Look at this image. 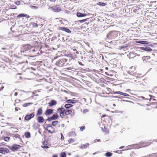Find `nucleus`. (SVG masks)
Returning <instances> with one entry per match:
<instances>
[{
  "mask_svg": "<svg viewBox=\"0 0 157 157\" xmlns=\"http://www.w3.org/2000/svg\"><path fill=\"white\" fill-rule=\"evenodd\" d=\"M123 93V92H121V91H116V92H115L114 93V94H119L122 95Z\"/></svg>",
  "mask_w": 157,
  "mask_h": 157,
  "instance_id": "obj_41",
  "label": "nucleus"
},
{
  "mask_svg": "<svg viewBox=\"0 0 157 157\" xmlns=\"http://www.w3.org/2000/svg\"><path fill=\"white\" fill-rule=\"evenodd\" d=\"M65 109L63 108H59L57 109V112L58 113L62 118L65 117Z\"/></svg>",
  "mask_w": 157,
  "mask_h": 157,
  "instance_id": "obj_4",
  "label": "nucleus"
},
{
  "mask_svg": "<svg viewBox=\"0 0 157 157\" xmlns=\"http://www.w3.org/2000/svg\"><path fill=\"white\" fill-rule=\"evenodd\" d=\"M89 144L88 143L84 144H81L80 147L82 149H86L89 146Z\"/></svg>",
  "mask_w": 157,
  "mask_h": 157,
  "instance_id": "obj_21",
  "label": "nucleus"
},
{
  "mask_svg": "<svg viewBox=\"0 0 157 157\" xmlns=\"http://www.w3.org/2000/svg\"><path fill=\"white\" fill-rule=\"evenodd\" d=\"M58 29L64 31L67 33H71V31L70 30L64 27H59L58 28Z\"/></svg>",
  "mask_w": 157,
  "mask_h": 157,
  "instance_id": "obj_9",
  "label": "nucleus"
},
{
  "mask_svg": "<svg viewBox=\"0 0 157 157\" xmlns=\"http://www.w3.org/2000/svg\"><path fill=\"white\" fill-rule=\"evenodd\" d=\"M72 113V111L71 110L67 109H65V115H69L70 114Z\"/></svg>",
  "mask_w": 157,
  "mask_h": 157,
  "instance_id": "obj_25",
  "label": "nucleus"
},
{
  "mask_svg": "<svg viewBox=\"0 0 157 157\" xmlns=\"http://www.w3.org/2000/svg\"><path fill=\"white\" fill-rule=\"evenodd\" d=\"M22 17H25L27 18L29 17V15L24 14H20L17 16V17L18 18H20Z\"/></svg>",
  "mask_w": 157,
  "mask_h": 157,
  "instance_id": "obj_22",
  "label": "nucleus"
},
{
  "mask_svg": "<svg viewBox=\"0 0 157 157\" xmlns=\"http://www.w3.org/2000/svg\"><path fill=\"white\" fill-rule=\"evenodd\" d=\"M104 129L103 128L101 127V128L102 131L105 133V134L108 133L109 132V131L108 129L106 128H105V127H104Z\"/></svg>",
  "mask_w": 157,
  "mask_h": 157,
  "instance_id": "obj_27",
  "label": "nucleus"
},
{
  "mask_svg": "<svg viewBox=\"0 0 157 157\" xmlns=\"http://www.w3.org/2000/svg\"><path fill=\"white\" fill-rule=\"evenodd\" d=\"M139 98H142L144 99L145 100H148V99H147V98L145 99L144 97L143 96H141V97H139Z\"/></svg>",
  "mask_w": 157,
  "mask_h": 157,
  "instance_id": "obj_57",
  "label": "nucleus"
},
{
  "mask_svg": "<svg viewBox=\"0 0 157 157\" xmlns=\"http://www.w3.org/2000/svg\"><path fill=\"white\" fill-rule=\"evenodd\" d=\"M146 58L147 59H148L150 58V56H145Z\"/></svg>",
  "mask_w": 157,
  "mask_h": 157,
  "instance_id": "obj_52",
  "label": "nucleus"
},
{
  "mask_svg": "<svg viewBox=\"0 0 157 157\" xmlns=\"http://www.w3.org/2000/svg\"><path fill=\"white\" fill-rule=\"evenodd\" d=\"M103 56L101 54H99V58H102Z\"/></svg>",
  "mask_w": 157,
  "mask_h": 157,
  "instance_id": "obj_51",
  "label": "nucleus"
},
{
  "mask_svg": "<svg viewBox=\"0 0 157 157\" xmlns=\"http://www.w3.org/2000/svg\"><path fill=\"white\" fill-rule=\"evenodd\" d=\"M151 55H152V56H154L155 54H151Z\"/></svg>",
  "mask_w": 157,
  "mask_h": 157,
  "instance_id": "obj_64",
  "label": "nucleus"
},
{
  "mask_svg": "<svg viewBox=\"0 0 157 157\" xmlns=\"http://www.w3.org/2000/svg\"><path fill=\"white\" fill-rule=\"evenodd\" d=\"M32 48L31 45L29 44H25L23 45L22 47V49L23 52L28 51Z\"/></svg>",
  "mask_w": 157,
  "mask_h": 157,
  "instance_id": "obj_7",
  "label": "nucleus"
},
{
  "mask_svg": "<svg viewBox=\"0 0 157 157\" xmlns=\"http://www.w3.org/2000/svg\"><path fill=\"white\" fill-rule=\"evenodd\" d=\"M105 89H107L108 90V91L109 92H110V91L111 90V89L109 88H106Z\"/></svg>",
  "mask_w": 157,
  "mask_h": 157,
  "instance_id": "obj_55",
  "label": "nucleus"
},
{
  "mask_svg": "<svg viewBox=\"0 0 157 157\" xmlns=\"http://www.w3.org/2000/svg\"><path fill=\"white\" fill-rule=\"evenodd\" d=\"M128 73L130 75H132L134 76V75L136 74V72H134L133 71H129L128 72Z\"/></svg>",
  "mask_w": 157,
  "mask_h": 157,
  "instance_id": "obj_36",
  "label": "nucleus"
},
{
  "mask_svg": "<svg viewBox=\"0 0 157 157\" xmlns=\"http://www.w3.org/2000/svg\"><path fill=\"white\" fill-rule=\"evenodd\" d=\"M58 122L57 121H53L52 122V125L53 126H55L57 124Z\"/></svg>",
  "mask_w": 157,
  "mask_h": 157,
  "instance_id": "obj_34",
  "label": "nucleus"
},
{
  "mask_svg": "<svg viewBox=\"0 0 157 157\" xmlns=\"http://www.w3.org/2000/svg\"><path fill=\"white\" fill-rule=\"evenodd\" d=\"M68 136L69 137L76 136L75 132L74 131L69 132V133H68Z\"/></svg>",
  "mask_w": 157,
  "mask_h": 157,
  "instance_id": "obj_20",
  "label": "nucleus"
},
{
  "mask_svg": "<svg viewBox=\"0 0 157 157\" xmlns=\"http://www.w3.org/2000/svg\"><path fill=\"white\" fill-rule=\"evenodd\" d=\"M75 140L72 138H70L68 140L69 144L75 142Z\"/></svg>",
  "mask_w": 157,
  "mask_h": 157,
  "instance_id": "obj_33",
  "label": "nucleus"
},
{
  "mask_svg": "<svg viewBox=\"0 0 157 157\" xmlns=\"http://www.w3.org/2000/svg\"><path fill=\"white\" fill-rule=\"evenodd\" d=\"M48 142L47 141H44L42 143L41 147L44 148H48L49 147L48 146Z\"/></svg>",
  "mask_w": 157,
  "mask_h": 157,
  "instance_id": "obj_15",
  "label": "nucleus"
},
{
  "mask_svg": "<svg viewBox=\"0 0 157 157\" xmlns=\"http://www.w3.org/2000/svg\"><path fill=\"white\" fill-rule=\"evenodd\" d=\"M147 44V45L145 47H141L140 49L147 51L148 52H150L152 51V49L150 48V46H151L153 47V46L151 44Z\"/></svg>",
  "mask_w": 157,
  "mask_h": 157,
  "instance_id": "obj_3",
  "label": "nucleus"
},
{
  "mask_svg": "<svg viewBox=\"0 0 157 157\" xmlns=\"http://www.w3.org/2000/svg\"><path fill=\"white\" fill-rule=\"evenodd\" d=\"M86 15L85 14H82L80 13H77V16L78 17H81L85 16Z\"/></svg>",
  "mask_w": 157,
  "mask_h": 157,
  "instance_id": "obj_28",
  "label": "nucleus"
},
{
  "mask_svg": "<svg viewBox=\"0 0 157 157\" xmlns=\"http://www.w3.org/2000/svg\"><path fill=\"white\" fill-rule=\"evenodd\" d=\"M106 5V3L104 2H99V6H105Z\"/></svg>",
  "mask_w": 157,
  "mask_h": 157,
  "instance_id": "obj_35",
  "label": "nucleus"
},
{
  "mask_svg": "<svg viewBox=\"0 0 157 157\" xmlns=\"http://www.w3.org/2000/svg\"><path fill=\"white\" fill-rule=\"evenodd\" d=\"M43 113V110L41 108H39L37 111L36 113V116H39V115H40L42 114Z\"/></svg>",
  "mask_w": 157,
  "mask_h": 157,
  "instance_id": "obj_16",
  "label": "nucleus"
},
{
  "mask_svg": "<svg viewBox=\"0 0 157 157\" xmlns=\"http://www.w3.org/2000/svg\"><path fill=\"white\" fill-rule=\"evenodd\" d=\"M144 143H140L138 144H135L133 145L134 146V147L135 148H139L141 147H142L146 146L145 145H143Z\"/></svg>",
  "mask_w": 157,
  "mask_h": 157,
  "instance_id": "obj_10",
  "label": "nucleus"
},
{
  "mask_svg": "<svg viewBox=\"0 0 157 157\" xmlns=\"http://www.w3.org/2000/svg\"><path fill=\"white\" fill-rule=\"evenodd\" d=\"M52 157H57V155H54Z\"/></svg>",
  "mask_w": 157,
  "mask_h": 157,
  "instance_id": "obj_60",
  "label": "nucleus"
},
{
  "mask_svg": "<svg viewBox=\"0 0 157 157\" xmlns=\"http://www.w3.org/2000/svg\"><path fill=\"white\" fill-rule=\"evenodd\" d=\"M58 117L59 116L58 115V114L57 113H55L54 114H53V116L52 117H51L50 118L51 120H53L56 119L58 118Z\"/></svg>",
  "mask_w": 157,
  "mask_h": 157,
  "instance_id": "obj_23",
  "label": "nucleus"
},
{
  "mask_svg": "<svg viewBox=\"0 0 157 157\" xmlns=\"http://www.w3.org/2000/svg\"><path fill=\"white\" fill-rule=\"evenodd\" d=\"M10 152L9 150L5 147H0V153L5 154Z\"/></svg>",
  "mask_w": 157,
  "mask_h": 157,
  "instance_id": "obj_8",
  "label": "nucleus"
},
{
  "mask_svg": "<svg viewBox=\"0 0 157 157\" xmlns=\"http://www.w3.org/2000/svg\"><path fill=\"white\" fill-rule=\"evenodd\" d=\"M25 137L26 138H30L31 137L30 134L28 132H25Z\"/></svg>",
  "mask_w": 157,
  "mask_h": 157,
  "instance_id": "obj_29",
  "label": "nucleus"
},
{
  "mask_svg": "<svg viewBox=\"0 0 157 157\" xmlns=\"http://www.w3.org/2000/svg\"><path fill=\"white\" fill-rule=\"evenodd\" d=\"M32 24L33 25V26L34 27H37L38 26L35 23H32Z\"/></svg>",
  "mask_w": 157,
  "mask_h": 157,
  "instance_id": "obj_44",
  "label": "nucleus"
},
{
  "mask_svg": "<svg viewBox=\"0 0 157 157\" xmlns=\"http://www.w3.org/2000/svg\"><path fill=\"white\" fill-rule=\"evenodd\" d=\"M85 129V127L82 126L80 127V130L81 131H82L83 130H84Z\"/></svg>",
  "mask_w": 157,
  "mask_h": 157,
  "instance_id": "obj_43",
  "label": "nucleus"
},
{
  "mask_svg": "<svg viewBox=\"0 0 157 157\" xmlns=\"http://www.w3.org/2000/svg\"><path fill=\"white\" fill-rule=\"evenodd\" d=\"M53 10L55 12H58L60 10V9L57 6H54L52 7Z\"/></svg>",
  "mask_w": 157,
  "mask_h": 157,
  "instance_id": "obj_19",
  "label": "nucleus"
},
{
  "mask_svg": "<svg viewBox=\"0 0 157 157\" xmlns=\"http://www.w3.org/2000/svg\"><path fill=\"white\" fill-rule=\"evenodd\" d=\"M127 47V46H122L120 47V48L121 49H123L124 48H126Z\"/></svg>",
  "mask_w": 157,
  "mask_h": 157,
  "instance_id": "obj_49",
  "label": "nucleus"
},
{
  "mask_svg": "<svg viewBox=\"0 0 157 157\" xmlns=\"http://www.w3.org/2000/svg\"><path fill=\"white\" fill-rule=\"evenodd\" d=\"M113 26V25H111L109 26V27H112V26Z\"/></svg>",
  "mask_w": 157,
  "mask_h": 157,
  "instance_id": "obj_63",
  "label": "nucleus"
},
{
  "mask_svg": "<svg viewBox=\"0 0 157 157\" xmlns=\"http://www.w3.org/2000/svg\"><path fill=\"white\" fill-rule=\"evenodd\" d=\"M105 93L106 94H109V93H107L106 92L104 91L103 90L102 92V94H105Z\"/></svg>",
  "mask_w": 157,
  "mask_h": 157,
  "instance_id": "obj_56",
  "label": "nucleus"
},
{
  "mask_svg": "<svg viewBox=\"0 0 157 157\" xmlns=\"http://www.w3.org/2000/svg\"><path fill=\"white\" fill-rule=\"evenodd\" d=\"M132 10L135 13H139V9L137 7H134L132 8Z\"/></svg>",
  "mask_w": 157,
  "mask_h": 157,
  "instance_id": "obj_24",
  "label": "nucleus"
},
{
  "mask_svg": "<svg viewBox=\"0 0 157 157\" xmlns=\"http://www.w3.org/2000/svg\"><path fill=\"white\" fill-rule=\"evenodd\" d=\"M53 110L52 109H47L45 112V114L46 116L52 114L53 113Z\"/></svg>",
  "mask_w": 157,
  "mask_h": 157,
  "instance_id": "obj_13",
  "label": "nucleus"
},
{
  "mask_svg": "<svg viewBox=\"0 0 157 157\" xmlns=\"http://www.w3.org/2000/svg\"><path fill=\"white\" fill-rule=\"evenodd\" d=\"M102 85H103V84H101L99 85V86H101V87H102Z\"/></svg>",
  "mask_w": 157,
  "mask_h": 157,
  "instance_id": "obj_62",
  "label": "nucleus"
},
{
  "mask_svg": "<svg viewBox=\"0 0 157 157\" xmlns=\"http://www.w3.org/2000/svg\"><path fill=\"white\" fill-rule=\"evenodd\" d=\"M20 100H16L15 101V103H14V105L15 106L17 105V104L19 103L20 101Z\"/></svg>",
  "mask_w": 157,
  "mask_h": 157,
  "instance_id": "obj_40",
  "label": "nucleus"
},
{
  "mask_svg": "<svg viewBox=\"0 0 157 157\" xmlns=\"http://www.w3.org/2000/svg\"><path fill=\"white\" fill-rule=\"evenodd\" d=\"M4 88V86L2 85L1 87H0V91L2 90Z\"/></svg>",
  "mask_w": 157,
  "mask_h": 157,
  "instance_id": "obj_48",
  "label": "nucleus"
},
{
  "mask_svg": "<svg viewBox=\"0 0 157 157\" xmlns=\"http://www.w3.org/2000/svg\"><path fill=\"white\" fill-rule=\"evenodd\" d=\"M86 19H84L78 21L81 23H83L85 22L86 21Z\"/></svg>",
  "mask_w": 157,
  "mask_h": 157,
  "instance_id": "obj_45",
  "label": "nucleus"
},
{
  "mask_svg": "<svg viewBox=\"0 0 157 157\" xmlns=\"http://www.w3.org/2000/svg\"><path fill=\"white\" fill-rule=\"evenodd\" d=\"M34 116V114L33 113H32L30 115H27L25 117V119L27 121H29L31 118L33 117Z\"/></svg>",
  "mask_w": 157,
  "mask_h": 157,
  "instance_id": "obj_11",
  "label": "nucleus"
},
{
  "mask_svg": "<svg viewBox=\"0 0 157 157\" xmlns=\"http://www.w3.org/2000/svg\"><path fill=\"white\" fill-rule=\"evenodd\" d=\"M38 122L39 123H42L44 122V118L41 116H38L37 118Z\"/></svg>",
  "mask_w": 157,
  "mask_h": 157,
  "instance_id": "obj_12",
  "label": "nucleus"
},
{
  "mask_svg": "<svg viewBox=\"0 0 157 157\" xmlns=\"http://www.w3.org/2000/svg\"><path fill=\"white\" fill-rule=\"evenodd\" d=\"M142 59L143 61H144L147 59L146 58L145 56L143 57H142Z\"/></svg>",
  "mask_w": 157,
  "mask_h": 157,
  "instance_id": "obj_50",
  "label": "nucleus"
},
{
  "mask_svg": "<svg viewBox=\"0 0 157 157\" xmlns=\"http://www.w3.org/2000/svg\"><path fill=\"white\" fill-rule=\"evenodd\" d=\"M61 140L62 141H63L64 139V136H63V134L62 133H61Z\"/></svg>",
  "mask_w": 157,
  "mask_h": 157,
  "instance_id": "obj_47",
  "label": "nucleus"
},
{
  "mask_svg": "<svg viewBox=\"0 0 157 157\" xmlns=\"http://www.w3.org/2000/svg\"><path fill=\"white\" fill-rule=\"evenodd\" d=\"M67 61V59L65 58H63L59 59L56 62V65L59 67H63L65 63Z\"/></svg>",
  "mask_w": 157,
  "mask_h": 157,
  "instance_id": "obj_2",
  "label": "nucleus"
},
{
  "mask_svg": "<svg viewBox=\"0 0 157 157\" xmlns=\"http://www.w3.org/2000/svg\"><path fill=\"white\" fill-rule=\"evenodd\" d=\"M60 156L61 157H66V154L65 152H62L61 153L60 155Z\"/></svg>",
  "mask_w": 157,
  "mask_h": 157,
  "instance_id": "obj_39",
  "label": "nucleus"
},
{
  "mask_svg": "<svg viewBox=\"0 0 157 157\" xmlns=\"http://www.w3.org/2000/svg\"><path fill=\"white\" fill-rule=\"evenodd\" d=\"M113 154L110 152H107L105 154V155L107 157H110L112 156Z\"/></svg>",
  "mask_w": 157,
  "mask_h": 157,
  "instance_id": "obj_30",
  "label": "nucleus"
},
{
  "mask_svg": "<svg viewBox=\"0 0 157 157\" xmlns=\"http://www.w3.org/2000/svg\"><path fill=\"white\" fill-rule=\"evenodd\" d=\"M32 104L33 103H24L23 105V106L24 107H27V106L29 105H30L31 104Z\"/></svg>",
  "mask_w": 157,
  "mask_h": 157,
  "instance_id": "obj_37",
  "label": "nucleus"
},
{
  "mask_svg": "<svg viewBox=\"0 0 157 157\" xmlns=\"http://www.w3.org/2000/svg\"><path fill=\"white\" fill-rule=\"evenodd\" d=\"M106 116V115H105V114L101 116V117H105V116Z\"/></svg>",
  "mask_w": 157,
  "mask_h": 157,
  "instance_id": "obj_59",
  "label": "nucleus"
},
{
  "mask_svg": "<svg viewBox=\"0 0 157 157\" xmlns=\"http://www.w3.org/2000/svg\"><path fill=\"white\" fill-rule=\"evenodd\" d=\"M105 69H108V67H102V68H100V69H99V70L100 71H99V72H101V73H103L104 72V70H105ZM101 75H103V74H102L99 73V76L100 77H101Z\"/></svg>",
  "mask_w": 157,
  "mask_h": 157,
  "instance_id": "obj_17",
  "label": "nucleus"
},
{
  "mask_svg": "<svg viewBox=\"0 0 157 157\" xmlns=\"http://www.w3.org/2000/svg\"><path fill=\"white\" fill-rule=\"evenodd\" d=\"M105 25H101L100 31H102L104 30H105V29H104V28H105Z\"/></svg>",
  "mask_w": 157,
  "mask_h": 157,
  "instance_id": "obj_38",
  "label": "nucleus"
},
{
  "mask_svg": "<svg viewBox=\"0 0 157 157\" xmlns=\"http://www.w3.org/2000/svg\"><path fill=\"white\" fill-rule=\"evenodd\" d=\"M107 97H109V98H128L127 97H122V96L120 97V96L119 97H118V96H107Z\"/></svg>",
  "mask_w": 157,
  "mask_h": 157,
  "instance_id": "obj_31",
  "label": "nucleus"
},
{
  "mask_svg": "<svg viewBox=\"0 0 157 157\" xmlns=\"http://www.w3.org/2000/svg\"><path fill=\"white\" fill-rule=\"evenodd\" d=\"M119 32L117 31H111L107 35V37L109 39H113L118 36Z\"/></svg>",
  "mask_w": 157,
  "mask_h": 157,
  "instance_id": "obj_1",
  "label": "nucleus"
},
{
  "mask_svg": "<svg viewBox=\"0 0 157 157\" xmlns=\"http://www.w3.org/2000/svg\"><path fill=\"white\" fill-rule=\"evenodd\" d=\"M78 63L80 65L83 66V64L81 62L78 61Z\"/></svg>",
  "mask_w": 157,
  "mask_h": 157,
  "instance_id": "obj_53",
  "label": "nucleus"
},
{
  "mask_svg": "<svg viewBox=\"0 0 157 157\" xmlns=\"http://www.w3.org/2000/svg\"><path fill=\"white\" fill-rule=\"evenodd\" d=\"M57 104V101L54 100H51L49 103H48V105L50 107L52 106L56 105Z\"/></svg>",
  "mask_w": 157,
  "mask_h": 157,
  "instance_id": "obj_14",
  "label": "nucleus"
},
{
  "mask_svg": "<svg viewBox=\"0 0 157 157\" xmlns=\"http://www.w3.org/2000/svg\"><path fill=\"white\" fill-rule=\"evenodd\" d=\"M75 98H74L72 100H68L66 101V102L67 103H75L77 102L78 101L74 100Z\"/></svg>",
  "mask_w": 157,
  "mask_h": 157,
  "instance_id": "obj_26",
  "label": "nucleus"
},
{
  "mask_svg": "<svg viewBox=\"0 0 157 157\" xmlns=\"http://www.w3.org/2000/svg\"><path fill=\"white\" fill-rule=\"evenodd\" d=\"M21 147V146L18 144H14L12 147H10L9 148L13 151L18 150Z\"/></svg>",
  "mask_w": 157,
  "mask_h": 157,
  "instance_id": "obj_5",
  "label": "nucleus"
},
{
  "mask_svg": "<svg viewBox=\"0 0 157 157\" xmlns=\"http://www.w3.org/2000/svg\"><path fill=\"white\" fill-rule=\"evenodd\" d=\"M122 95L125 96H129V95L127 93H123V94H122Z\"/></svg>",
  "mask_w": 157,
  "mask_h": 157,
  "instance_id": "obj_46",
  "label": "nucleus"
},
{
  "mask_svg": "<svg viewBox=\"0 0 157 157\" xmlns=\"http://www.w3.org/2000/svg\"><path fill=\"white\" fill-rule=\"evenodd\" d=\"M18 109L20 110V109L18 107H16L15 108V110L16 111H18Z\"/></svg>",
  "mask_w": 157,
  "mask_h": 157,
  "instance_id": "obj_54",
  "label": "nucleus"
},
{
  "mask_svg": "<svg viewBox=\"0 0 157 157\" xmlns=\"http://www.w3.org/2000/svg\"><path fill=\"white\" fill-rule=\"evenodd\" d=\"M10 139V138L9 137H6L4 138V140L5 141H8Z\"/></svg>",
  "mask_w": 157,
  "mask_h": 157,
  "instance_id": "obj_42",
  "label": "nucleus"
},
{
  "mask_svg": "<svg viewBox=\"0 0 157 157\" xmlns=\"http://www.w3.org/2000/svg\"><path fill=\"white\" fill-rule=\"evenodd\" d=\"M72 106H73L71 104H66L65 105L64 107L66 109H68V108L72 107Z\"/></svg>",
  "mask_w": 157,
  "mask_h": 157,
  "instance_id": "obj_32",
  "label": "nucleus"
},
{
  "mask_svg": "<svg viewBox=\"0 0 157 157\" xmlns=\"http://www.w3.org/2000/svg\"><path fill=\"white\" fill-rule=\"evenodd\" d=\"M124 147V146H121V147H119V149H121V148H123Z\"/></svg>",
  "mask_w": 157,
  "mask_h": 157,
  "instance_id": "obj_61",
  "label": "nucleus"
},
{
  "mask_svg": "<svg viewBox=\"0 0 157 157\" xmlns=\"http://www.w3.org/2000/svg\"><path fill=\"white\" fill-rule=\"evenodd\" d=\"M17 95H18V93L17 92H16L14 94V96H17Z\"/></svg>",
  "mask_w": 157,
  "mask_h": 157,
  "instance_id": "obj_58",
  "label": "nucleus"
},
{
  "mask_svg": "<svg viewBox=\"0 0 157 157\" xmlns=\"http://www.w3.org/2000/svg\"><path fill=\"white\" fill-rule=\"evenodd\" d=\"M136 42L137 43L141 44H148L149 43V42L148 41L144 40H138L136 41Z\"/></svg>",
  "mask_w": 157,
  "mask_h": 157,
  "instance_id": "obj_18",
  "label": "nucleus"
},
{
  "mask_svg": "<svg viewBox=\"0 0 157 157\" xmlns=\"http://www.w3.org/2000/svg\"><path fill=\"white\" fill-rule=\"evenodd\" d=\"M46 130H47L48 132L51 133H54L55 132V128L50 124H48L47 125Z\"/></svg>",
  "mask_w": 157,
  "mask_h": 157,
  "instance_id": "obj_6",
  "label": "nucleus"
}]
</instances>
